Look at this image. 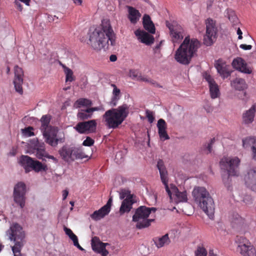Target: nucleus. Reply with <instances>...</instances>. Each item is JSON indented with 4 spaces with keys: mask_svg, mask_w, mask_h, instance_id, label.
<instances>
[{
    "mask_svg": "<svg viewBox=\"0 0 256 256\" xmlns=\"http://www.w3.org/2000/svg\"><path fill=\"white\" fill-rule=\"evenodd\" d=\"M130 75L131 76H132L133 78H138V76H140V75H138V72L136 70H130Z\"/></svg>",
    "mask_w": 256,
    "mask_h": 256,
    "instance_id": "obj_53",
    "label": "nucleus"
},
{
    "mask_svg": "<svg viewBox=\"0 0 256 256\" xmlns=\"http://www.w3.org/2000/svg\"><path fill=\"white\" fill-rule=\"evenodd\" d=\"M116 60H117V57H116V55H115V54H112L110 57V61H111L112 62H114L116 61Z\"/></svg>",
    "mask_w": 256,
    "mask_h": 256,
    "instance_id": "obj_59",
    "label": "nucleus"
},
{
    "mask_svg": "<svg viewBox=\"0 0 256 256\" xmlns=\"http://www.w3.org/2000/svg\"><path fill=\"white\" fill-rule=\"evenodd\" d=\"M112 197H110V198L108 199V202H107L106 204V205H104V206H102V207H103L106 210H108V212H110V207H111L112 204Z\"/></svg>",
    "mask_w": 256,
    "mask_h": 256,
    "instance_id": "obj_49",
    "label": "nucleus"
},
{
    "mask_svg": "<svg viewBox=\"0 0 256 256\" xmlns=\"http://www.w3.org/2000/svg\"><path fill=\"white\" fill-rule=\"evenodd\" d=\"M36 157L38 158L42 159L44 160V159L43 158V157H46L47 154L46 152L44 150V146H41L40 148H36Z\"/></svg>",
    "mask_w": 256,
    "mask_h": 256,
    "instance_id": "obj_41",
    "label": "nucleus"
},
{
    "mask_svg": "<svg viewBox=\"0 0 256 256\" xmlns=\"http://www.w3.org/2000/svg\"><path fill=\"white\" fill-rule=\"evenodd\" d=\"M156 166L160 172L162 182L164 185L166 190L170 198H172V193H173L176 196V202H186L188 197L187 192L186 190L180 192L178 188L174 184H170L171 190L168 188V173L164 162L162 160H158Z\"/></svg>",
    "mask_w": 256,
    "mask_h": 256,
    "instance_id": "obj_5",
    "label": "nucleus"
},
{
    "mask_svg": "<svg viewBox=\"0 0 256 256\" xmlns=\"http://www.w3.org/2000/svg\"><path fill=\"white\" fill-rule=\"evenodd\" d=\"M194 202L202 210L210 219L214 217V203L207 190L202 186H195L192 192Z\"/></svg>",
    "mask_w": 256,
    "mask_h": 256,
    "instance_id": "obj_3",
    "label": "nucleus"
},
{
    "mask_svg": "<svg viewBox=\"0 0 256 256\" xmlns=\"http://www.w3.org/2000/svg\"><path fill=\"white\" fill-rule=\"evenodd\" d=\"M74 246H76V247H77L78 249L82 250H84V249L82 248L80 246V244H79V243L78 242V244H74Z\"/></svg>",
    "mask_w": 256,
    "mask_h": 256,
    "instance_id": "obj_64",
    "label": "nucleus"
},
{
    "mask_svg": "<svg viewBox=\"0 0 256 256\" xmlns=\"http://www.w3.org/2000/svg\"><path fill=\"white\" fill-rule=\"evenodd\" d=\"M88 36L87 44L94 50H106L116 45V34L108 20H104L99 26L90 28Z\"/></svg>",
    "mask_w": 256,
    "mask_h": 256,
    "instance_id": "obj_1",
    "label": "nucleus"
},
{
    "mask_svg": "<svg viewBox=\"0 0 256 256\" xmlns=\"http://www.w3.org/2000/svg\"><path fill=\"white\" fill-rule=\"evenodd\" d=\"M109 214L108 210H106L104 208L102 207L98 210L94 211L91 214V218L94 220H98L104 217Z\"/></svg>",
    "mask_w": 256,
    "mask_h": 256,
    "instance_id": "obj_32",
    "label": "nucleus"
},
{
    "mask_svg": "<svg viewBox=\"0 0 256 256\" xmlns=\"http://www.w3.org/2000/svg\"><path fill=\"white\" fill-rule=\"evenodd\" d=\"M153 240L154 244L158 248H162L166 244H168L170 242L168 234H166L161 237H156Z\"/></svg>",
    "mask_w": 256,
    "mask_h": 256,
    "instance_id": "obj_30",
    "label": "nucleus"
},
{
    "mask_svg": "<svg viewBox=\"0 0 256 256\" xmlns=\"http://www.w3.org/2000/svg\"><path fill=\"white\" fill-rule=\"evenodd\" d=\"M196 256H206L207 252L206 249L202 247H198L195 252Z\"/></svg>",
    "mask_w": 256,
    "mask_h": 256,
    "instance_id": "obj_44",
    "label": "nucleus"
},
{
    "mask_svg": "<svg viewBox=\"0 0 256 256\" xmlns=\"http://www.w3.org/2000/svg\"><path fill=\"white\" fill-rule=\"evenodd\" d=\"M166 26L170 32V35L174 43L182 40L184 36V30L182 26L176 22L170 23L166 22Z\"/></svg>",
    "mask_w": 256,
    "mask_h": 256,
    "instance_id": "obj_12",
    "label": "nucleus"
},
{
    "mask_svg": "<svg viewBox=\"0 0 256 256\" xmlns=\"http://www.w3.org/2000/svg\"><path fill=\"white\" fill-rule=\"evenodd\" d=\"M146 116L148 119V121L150 123H152L154 120V117L152 112L149 110H146Z\"/></svg>",
    "mask_w": 256,
    "mask_h": 256,
    "instance_id": "obj_46",
    "label": "nucleus"
},
{
    "mask_svg": "<svg viewBox=\"0 0 256 256\" xmlns=\"http://www.w3.org/2000/svg\"><path fill=\"white\" fill-rule=\"evenodd\" d=\"M138 80L148 82L152 86H154L155 87L157 88H162V86L160 85L156 81L146 76H142L141 74H140L138 78Z\"/></svg>",
    "mask_w": 256,
    "mask_h": 256,
    "instance_id": "obj_38",
    "label": "nucleus"
},
{
    "mask_svg": "<svg viewBox=\"0 0 256 256\" xmlns=\"http://www.w3.org/2000/svg\"><path fill=\"white\" fill-rule=\"evenodd\" d=\"M130 197V200H132V196L130 194V192L128 190H123L120 194V198L121 200H124L126 198Z\"/></svg>",
    "mask_w": 256,
    "mask_h": 256,
    "instance_id": "obj_43",
    "label": "nucleus"
},
{
    "mask_svg": "<svg viewBox=\"0 0 256 256\" xmlns=\"http://www.w3.org/2000/svg\"><path fill=\"white\" fill-rule=\"evenodd\" d=\"M205 78L206 80L208 82V86L216 82L212 78V76L210 75H206L205 76Z\"/></svg>",
    "mask_w": 256,
    "mask_h": 256,
    "instance_id": "obj_52",
    "label": "nucleus"
},
{
    "mask_svg": "<svg viewBox=\"0 0 256 256\" xmlns=\"http://www.w3.org/2000/svg\"><path fill=\"white\" fill-rule=\"evenodd\" d=\"M26 186L23 182H18L14 187V198L16 203L22 208L25 206Z\"/></svg>",
    "mask_w": 256,
    "mask_h": 256,
    "instance_id": "obj_11",
    "label": "nucleus"
},
{
    "mask_svg": "<svg viewBox=\"0 0 256 256\" xmlns=\"http://www.w3.org/2000/svg\"><path fill=\"white\" fill-rule=\"evenodd\" d=\"M129 106L124 104L116 108H112L106 112L103 119L106 125L110 128H116L122 124L129 114Z\"/></svg>",
    "mask_w": 256,
    "mask_h": 256,
    "instance_id": "obj_4",
    "label": "nucleus"
},
{
    "mask_svg": "<svg viewBox=\"0 0 256 256\" xmlns=\"http://www.w3.org/2000/svg\"><path fill=\"white\" fill-rule=\"evenodd\" d=\"M68 194V192L66 190H64L62 192L63 200H65Z\"/></svg>",
    "mask_w": 256,
    "mask_h": 256,
    "instance_id": "obj_60",
    "label": "nucleus"
},
{
    "mask_svg": "<svg viewBox=\"0 0 256 256\" xmlns=\"http://www.w3.org/2000/svg\"><path fill=\"white\" fill-rule=\"evenodd\" d=\"M107 243H104L100 241L97 236L92 238L91 245L92 250L97 253L100 254L102 256H106L108 252L106 248Z\"/></svg>",
    "mask_w": 256,
    "mask_h": 256,
    "instance_id": "obj_16",
    "label": "nucleus"
},
{
    "mask_svg": "<svg viewBox=\"0 0 256 256\" xmlns=\"http://www.w3.org/2000/svg\"><path fill=\"white\" fill-rule=\"evenodd\" d=\"M14 3H15L16 8L19 10L22 11V5L20 4V2L18 0H16Z\"/></svg>",
    "mask_w": 256,
    "mask_h": 256,
    "instance_id": "obj_57",
    "label": "nucleus"
},
{
    "mask_svg": "<svg viewBox=\"0 0 256 256\" xmlns=\"http://www.w3.org/2000/svg\"><path fill=\"white\" fill-rule=\"evenodd\" d=\"M46 158H50V159H52V160L56 162H57V160L56 158H54V156H50V155H49L48 154H46Z\"/></svg>",
    "mask_w": 256,
    "mask_h": 256,
    "instance_id": "obj_61",
    "label": "nucleus"
},
{
    "mask_svg": "<svg viewBox=\"0 0 256 256\" xmlns=\"http://www.w3.org/2000/svg\"><path fill=\"white\" fill-rule=\"evenodd\" d=\"M240 160L238 157L233 158H223L220 164L222 170L226 171L228 176H236L238 174V166Z\"/></svg>",
    "mask_w": 256,
    "mask_h": 256,
    "instance_id": "obj_9",
    "label": "nucleus"
},
{
    "mask_svg": "<svg viewBox=\"0 0 256 256\" xmlns=\"http://www.w3.org/2000/svg\"><path fill=\"white\" fill-rule=\"evenodd\" d=\"M76 4L80 5L82 3V0H72Z\"/></svg>",
    "mask_w": 256,
    "mask_h": 256,
    "instance_id": "obj_62",
    "label": "nucleus"
},
{
    "mask_svg": "<svg viewBox=\"0 0 256 256\" xmlns=\"http://www.w3.org/2000/svg\"><path fill=\"white\" fill-rule=\"evenodd\" d=\"M232 88L236 90L243 91L247 88L248 86L245 80L242 78H236L230 82Z\"/></svg>",
    "mask_w": 256,
    "mask_h": 256,
    "instance_id": "obj_24",
    "label": "nucleus"
},
{
    "mask_svg": "<svg viewBox=\"0 0 256 256\" xmlns=\"http://www.w3.org/2000/svg\"><path fill=\"white\" fill-rule=\"evenodd\" d=\"M68 237L73 242L74 245V244H78V238L77 236L75 234H74L73 233L71 235L68 236Z\"/></svg>",
    "mask_w": 256,
    "mask_h": 256,
    "instance_id": "obj_51",
    "label": "nucleus"
},
{
    "mask_svg": "<svg viewBox=\"0 0 256 256\" xmlns=\"http://www.w3.org/2000/svg\"><path fill=\"white\" fill-rule=\"evenodd\" d=\"M50 117L43 116L41 118L42 123L40 129L45 138V142L52 146H56L60 140L57 138L58 130L50 125Z\"/></svg>",
    "mask_w": 256,
    "mask_h": 256,
    "instance_id": "obj_7",
    "label": "nucleus"
},
{
    "mask_svg": "<svg viewBox=\"0 0 256 256\" xmlns=\"http://www.w3.org/2000/svg\"><path fill=\"white\" fill-rule=\"evenodd\" d=\"M232 65L234 69L242 72L247 74L252 73V70L248 67L245 61L241 58L238 57L234 58L232 63Z\"/></svg>",
    "mask_w": 256,
    "mask_h": 256,
    "instance_id": "obj_17",
    "label": "nucleus"
},
{
    "mask_svg": "<svg viewBox=\"0 0 256 256\" xmlns=\"http://www.w3.org/2000/svg\"><path fill=\"white\" fill-rule=\"evenodd\" d=\"M242 146L244 148H250L252 158L256 161V138H246L242 140Z\"/></svg>",
    "mask_w": 256,
    "mask_h": 256,
    "instance_id": "obj_19",
    "label": "nucleus"
},
{
    "mask_svg": "<svg viewBox=\"0 0 256 256\" xmlns=\"http://www.w3.org/2000/svg\"><path fill=\"white\" fill-rule=\"evenodd\" d=\"M256 111V105L254 104L248 110L244 112L242 116L243 123L246 124L252 123L254 120Z\"/></svg>",
    "mask_w": 256,
    "mask_h": 256,
    "instance_id": "obj_22",
    "label": "nucleus"
},
{
    "mask_svg": "<svg viewBox=\"0 0 256 256\" xmlns=\"http://www.w3.org/2000/svg\"><path fill=\"white\" fill-rule=\"evenodd\" d=\"M18 0L26 4L28 6L30 1V0Z\"/></svg>",
    "mask_w": 256,
    "mask_h": 256,
    "instance_id": "obj_63",
    "label": "nucleus"
},
{
    "mask_svg": "<svg viewBox=\"0 0 256 256\" xmlns=\"http://www.w3.org/2000/svg\"><path fill=\"white\" fill-rule=\"evenodd\" d=\"M216 142L215 138L210 139V142L205 145V148L208 150V153H210L212 152V145Z\"/></svg>",
    "mask_w": 256,
    "mask_h": 256,
    "instance_id": "obj_45",
    "label": "nucleus"
},
{
    "mask_svg": "<svg viewBox=\"0 0 256 256\" xmlns=\"http://www.w3.org/2000/svg\"><path fill=\"white\" fill-rule=\"evenodd\" d=\"M199 46L200 42L198 40L194 38L190 40L189 36H186L176 52L175 60L181 64H188Z\"/></svg>",
    "mask_w": 256,
    "mask_h": 256,
    "instance_id": "obj_2",
    "label": "nucleus"
},
{
    "mask_svg": "<svg viewBox=\"0 0 256 256\" xmlns=\"http://www.w3.org/2000/svg\"><path fill=\"white\" fill-rule=\"evenodd\" d=\"M32 170H34L36 172L40 171L46 172L48 170V168L46 165L42 164V162L39 161L35 160Z\"/></svg>",
    "mask_w": 256,
    "mask_h": 256,
    "instance_id": "obj_39",
    "label": "nucleus"
},
{
    "mask_svg": "<svg viewBox=\"0 0 256 256\" xmlns=\"http://www.w3.org/2000/svg\"><path fill=\"white\" fill-rule=\"evenodd\" d=\"M33 130L34 128L32 127L28 126L24 128V129H22V132L24 136L26 137H29L34 135Z\"/></svg>",
    "mask_w": 256,
    "mask_h": 256,
    "instance_id": "obj_42",
    "label": "nucleus"
},
{
    "mask_svg": "<svg viewBox=\"0 0 256 256\" xmlns=\"http://www.w3.org/2000/svg\"><path fill=\"white\" fill-rule=\"evenodd\" d=\"M20 162L24 166L26 172H30L34 166V160L28 156H22L20 158Z\"/></svg>",
    "mask_w": 256,
    "mask_h": 256,
    "instance_id": "obj_25",
    "label": "nucleus"
},
{
    "mask_svg": "<svg viewBox=\"0 0 256 256\" xmlns=\"http://www.w3.org/2000/svg\"><path fill=\"white\" fill-rule=\"evenodd\" d=\"M237 34L238 35V38L239 40H241L242 38V32L241 30L239 28H238V29L237 30Z\"/></svg>",
    "mask_w": 256,
    "mask_h": 256,
    "instance_id": "obj_58",
    "label": "nucleus"
},
{
    "mask_svg": "<svg viewBox=\"0 0 256 256\" xmlns=\"http://www.w3.org/2000/svg\"><path fill=\"white\" fill-rule=\"evenodd\" d=\"M135 34L138 37L142 43L148 44L154 42L153 36L144 30H136L135 32Z\"/></svg>",
    "mask_w": 256,
    "mask_h": 256,
    "instance_id": "obj_23",
    "label": "nucleus"
},
{
    "mask_svg": "<svg viewBox=\"0 0 256 256\" xmlns=\"http://www.w3.org/2000/svg\"><path fill=\"white\" fill-rule=\"evenodd\" d=\"M134 203L133 200H130V197L126 198L122 202L120 208V214H123L125 212H128L132 208V204Z\"/></svg>",
    "mask_w": 256,
    "mask_h": 256,
    "instance_id": "obj_28",
    "label": "nucleus"
},
{
    "mask_svg": "<svg viewBox=\"0 0 256 256\" xmlns=\"http://www.w3.org/2000/svg\"><path fill=\"white\" fill-rule=\"evenodd\" d=\"M90 113L92 114H92L95 111H98L100 110L99 107H93V108H88Z\"/></svg>",
    "mask_w": 256,
    "mask_h": 256,
    "instance_id": "obj_56",
    "label": "nucleus"
},
{
    "mask_svg": "<svg viewBox=\"0 0 256 256\" xmlns=\"http://www.w3.org/2000/svg\"><path fill=\"white\" fill-rule=\"evenodd\" d=\"M94 140L88 136L86 139L83 142L82 144L84 146H90L94 144Z\"/></svg>",
    "mask_w": 256,
    "mask_h": 256,
    "instance_id": "obj_47",
    "label": "nucleus"
},
{
    "mask_svg": "<svg viewBox=\"0 0 256 256\" xmlns=\"http://www.w3.org/2000/svg\"><path fill=\"white\" fill-rule=\"evenodd\" d=\"M244 180L248 188L252 190H256V168L250 169L245 175Z\"/></svg>",
    "mask_w": 256,
    "mask_h": 256,
    "instance_id": "obj_18",
    "label": "nucleus"
},
{
    "mask_svg": "<svg viewBox=\"0 0 256 256\" xmlns=\"http://www.w3.org/2000/svg\"><path fill=\"white\" fill-rule=\"evenodd\" d=\"M128 9V18L130 22L132 24H136L141 16V14L138 10L130 6H127Z\"/></svg>",
    "mask_w": 256,
    "mask_h": 256,
    "instance_id": "obj_26",
    "label": "nucleus"
},
{
    "mask_svg": "<svg viewBox=\"0 0 256 256\" xmlns=\"http://www.w3.org/2000/svg\"><path fill=\"white\" fill-rule=\"evenodd\" d=\"M14 84L16 90L20 94H22L23 90L22 84H23L24 72L22 69L18 66H16L14 68Z\"/></svg>",
    "mask_w": 256,
    "mask_h": 256,
    "instance_id": "obj_15",
    "label": "nucleus"
},
{
    "mask_svg": "<svg viewBox=\"0 0 256 256\" xmlns=\"http://www.w3.org/2000/svg\"><path fill=\"white\" fill-rule=\"evenodd\" d=\"M92 105L91 100L86 98H80L74 103V106L76 108H80L82 107H86L88 108Z\"/></svg>",
    "mask_w": 256,
    "mask_h": 256,
    "instance_id": "obj_33",
    "label": "nucleus"
},
{
    "mask_svg": "<svg viewBox=\"0 0 256 256\" xmlns=\"http://www.w3.org/2000/svg\"><path fill=\"white\" fill-rule=\"evenodd\" d=\"M226 14L228 20L233 26L236 25L239 22L238 19L232 10L228 9Z\"/></svg>",
    "mask_w": 256,
    "mask_h": 256,
    "instance_id": "obj_37",
    "label": "nucleus"
},
{
    "mask_svg": "<svg viewBox=\"0 0 256 256\" xmlns=\"http://www.w3.org/2000/svg\"><path fill=\"white\" fill-rule=\"evenodd\" d=\"M206 34L204 38V44L207 46L212 45L216 40L218 34V27L216 20L211 18L206 20Z\"/></svg>",
    "mask_w": 256,
    "mask_h": 256,
    "instance_id": "obj_10",
    "label": "nucleus"
},
{
    "mask_svg": "<svg viewBox=\"0 0 256 256\" xmlns=\"http://www.w3.org/2000/svg\"><path fill=\"white\" fill-rule=\"evenodd\" d=\"M210 88V97L212 99H215L220 96V93L218 86L215 82L208 86Z\"/></svg>",
    "mask_w": 256,
    "mask_h": 256,
    "instance_id": "obj_35",
    "label": "nucleus"
},
{
    "mask_svg": "<svg viewBox=\"0 0 256 256\" xmlns=\"http://www.w3.org/2000/svg\"><path fill=\"white\" fill-rule=\"evenodd\" d=\"M214 67L216 69L218 74L223 79L228 78L232 72L230 66L227 64L226 61L221 58L216 60Z\"/></svg>",
    "mask_w": 256,
    "mask_h": 256,
    "instance_id": "obj_14",
    "label": "nucleus"
},
{
    "mask_svg": "<svg viewBox=\"0 0 256 256\" xmlns=\"http://www.w3.org/2000/svg\"><path fill=\"white\" fill-rule=\"evenodd\" d=\"M76 116L78 120H84L92 117V114L90 113L88 108L79 110Z\"/></svg>",
    "mask_w": 256,
    "mask_h": 256,
    "instance_id": "obj_34",
    "label": "nucleus"
},
{
    "mask_svg": "<svg viewBox=\"0 0 256 256\" xmlns=\"http://www.w3.org/2000/svg\"><path fill=\"white\" fill-rule=\"evenodd\" d=\"M10 240L14 242L12 250L14 256H22L21 250L25 244L26 234L22 227L17 222H13L7 231Z\"/></svg>",
    "mask_w": 256,
    "mask_h": 256,
    "instance_id": "obj_6",
    "label": "nucleus"
},
{
    "mask_svg": "<svg viewBox=\"0 0 256 256\" xmlns=\"http://www.w3.org/2000/svg\"><path fill=\"white\" fill-rule=\"evenodd\" d=\"M157 127L160 139L163 141L169 140L170 136L166 130L167 128V124L164 119L160 118L158 120Z\"/></svg>",
    "mask_w": 256,
    "mask_h": 256,
    "instance_id": "obj_21",
    "label": "nucleus"
},
{
    "mask_svg": "<svg viewBox=\"0 0 256 256\" xmlns=\"http://www.w3.org/2000/svg\"><path fill=\"white\" fill-rule=\"evenodd\" d=\"M111 86L114 88L112 91V99L111 104L114 106L116 105L117 102L120 97V90L117 88L116 84H112Z\"/></svg>",
    "mask_w": 256,
    "mask_h": 256,
    "instance_id": "obj_36",
    "label": "nucleus"
},
{
    "mask_svg": "<svg viewBox=\"0 0 256 256\" xmlns=\"http://www.w3.org/2000/svg\"><path fill=\"white\" fill-rule=\"evenodd\" d=\"M63 67L64 68V71L66 76V82H72L74 80L73 72L72 70L66 66H64Z\"/></svg>",
    "mask_w": 256,
    "mask_h": 256,
    "instance_id": "obj_40",
    "label": "nucleus"
},
{
    "mask_svg": "<svg viewBox=\"0 0 256 256\" xmlns=\"http://www.w3.org/2000/svg\"><path fill=\"white\" fill-rule=\"evenodd\" d=\"M72 161L77 159H83L84 158H88V156L86 155L82 151V150L80 148L72 146Z\"/></svg>",
    "mask_w": 256,
    "mask_h": 256,
    "instance_id": "obj_31",
    "label": "nucleus"
},
{
    "mask_svg": "<svg viewBox=\"0 0 256 256\" xmlns=\"http://www.w3.org/2000/svg\"><path fill=\"white\" fill-rule=\"evenodd\" d=\"M238 250L243 256H256V250L250 243L239 244Z\"/></svg>",
    "mask_w": 256,
    "mask_h": 256,
    "instance_id": "obj_20",
    "label": "nucleus"
},
{
    "mask_svg": "<svg viewBox=\"0 0 256 256\" xmlns=\"http://www.w3.org/2000/svg\"><path fill=\"white\" fill-rule=\"evenodd\" d=\"M64 230L66 234L68 236H70V235L74 233L70 228H68L66 226H64Z\"/></svg>",
    "mask_w": 256,
    "mask_h": 256,
    "instance_id": "obj_55",
    "label": "nucleus"
},
{
    "mask_svg": "<svg viewBox=\"0 0 256 256\" xmlns=\"http://www.w3.org/2000/svg\"><path fill=\"white\" fill-rule=\"evenodd\" d=\"M240 48L244 50H250L252 48V46L251 45H247L246 44H241L240 46Z\"/></svg>",
    "mask_w": 256,
    "mask_h": 256,
    "instance_id": "obj_54",
    "label": "nucleus"
},
{
    "mask_svg": "<svg viewBox=\"0 0 256 256\" xmlns=\"http://www.w3.org/2000/svg\"><path fill=\"white\" fill-rule=\"evenodd\" d=\"M58 152L64 161L68 162L70 160H72V150L71 146H64L60 149Z\"/></svg>",
    "mask_w": 256,
    "mask_h": 256,
    "instance_id": "obj_27",
    "label": "nucleus"
},
{
    "mask_svg": "<svg viewBox=\"0 0 256 256\" xmlns=\"http://www.w3.org/2000/svg\"><path fill=\"white\" fill-rule=\"evenodd\" d=\"M144 28L151 34L155 32V27L151 20L150 16L148 14H144L143 17Z\"/></svg>",
    "mask_w": 256,
    "mask_h": 256,
    "instance_id": "obj_29",
    "label": "nucleus"
},
{
    "mask_svg": "<svg viewBox=\"0 0 256 256\" xmlns=\"http://www.w3.org/2000/svg\"><path fill=\"white\" fill-rule=\"evenodd\" d=\"M156 210L155 208H148L146 206L138 207L132 216V221L136 222V228L142 229L148 227L154 219L148 218V217L152 211L154 212Z\"/></svg>",
    "mask_w": 256,
    "mask_h": 256,
    "instance_id": "obj_8",
    "label": "nucleus"
},
{
    "mask_svg": "<svg viewBox=\"0 0 256 256\" xmlns=\"http://www.w3.org/2000/svg\"><path fill=\"white\" fill-rule=\"evenodd\" d=\"M68 237L73 242L74 245V244H78V238L77 236L75 234H74L73 233L71 235L68 236Z\"/></svg>",
    "mask_w": 256,
    "mask_h": 256,
    "instance_id": "obj_50",
    "label": "nucleus"
},
{
    "mask_svg": "<svg viewBox=\"0 0 256 256\" xmlns=\"http://www.w3.org/2000/svg\"><path fill=\"white\" fill-rule=\"evenodd\" d=\"M97 123L96 120H92L78 122L74 126V129L80 134H89L95 132Z\"/></svg>",
    "mask_w": 256,
    "mask_h": 256,
    "instance_id": "obj_13",
    "label": "nucleus"
},
{
    "mask_svg": "<svg viewBox=\"0 0 256 256\" xmlns=\"http://www.w3.org/2000/svg\"><path fill=\"white\" fill-rule=\"evenodd\" d=\"M234 216L233 222L238 224H241L244 223V220L238 214H236Z\"/></svg>",
    "mask_w": 256,
    "mask_h": 256,
    "instance_id": "obj_48",
    "label": "nucleus"
}]
</instances>
